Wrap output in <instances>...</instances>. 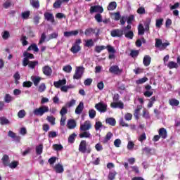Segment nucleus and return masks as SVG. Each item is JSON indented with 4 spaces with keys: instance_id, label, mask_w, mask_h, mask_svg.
I'll return each instance as SVG.
<instances>
[{
    "instance_id": "1",
    "label": "nucleus",
    "mask_w": 180,
    "mask_h": 180,
    "mask_svg": "<svg viewBox=\"0 0 180 180\" xmlns=\"http://www.w3.org/2000/svg\"><path fill=\"white\" fill-rule=\"evenodd\" d=\"M79 151L82 153V154H91L92 149L91 148V146L87 147L86 141L82 140L79 146Z\"/></svg>"
},
{
    "instance_id": "2",
    "label": "nucleus",
    "mask_w": 180,
    "mask_h": 180,
    "mask_svg": "<svg viewBox=\"0 0 180 180\" xmlns=\"http://www.w3.org/2000/svg\"><path fill=\"white\" fill-rule=\"evenodd\" d=\"M105 49H107L108 53H112L113 54H115V53H116V50L115 49V48H113V46H110V45H107L106 46L102 45V46H96L95 49H94V51H96V53H101V51H102V50H105Z\"/></svg>"
},
{
    "instance_id": "3",
    "label": "nucleus",
    "mask_w": 180,
    "mask_h": 180,
    "mask_svg": "<svg viewBox=\"0 0 180 180\" xmlns=\"http://www.w3.org/2000/svg\"><path fill=\"white\" fill-rule=\"evenodd\" d=\"M49 107L46 105H42L39 108H36L34 110L33 113L35 116H43L44 113H47L49 112Z\"/></svg>"
},
{
    "instance_id": "4",
    "label": "nucleus",
    "mask_w": 180,
    "mask_h": 180,
    "mask_svg": "<svg viewBox=\"0 0 180 180\" xmlns=\"http://www.w3.org/2000/svg\"><path fill=\"white\" fill-rule=\"evenodd\" d=\"M94 108L98 112H100V113H105V112H108V105L102 102L96 103Z\"/></svg>"
},
{
    "instance_id": "5",
    "label": "nucleus",
    "mask_w": 180,
    "mask_h": 180,
    "mask_svg": "<svg viewBox=\"0 0 180 180\" xmlns=\"http://www.w3.org/2000/svg\"><path fill=\"white\" fill-rule=\"evenodd\" d=\"M84 74V68L79 66L76 68L75 72L73 75V79H81L82 75Z\"/></svg>"
},
{
    "instance_id": "6",
    "label": "nucleus",
    "mask_w": 180,
    "mask_h": 180,
    "mask_svg": "<svg viewBox=\"0 0 180 180\" xmlns=\"http://www.w3.org/2000/svg\"><path fill=\"white\" fill-rule=\"evenodd\" d=\"M91 129H92V124L89 120H86L83 124H80V131H88Z\"/></svg>"
},
{
    "instance_id": "7",
    "label": "nucleus",
    "mask_w": 180,
    "mask_h": 180,
    "mask_svg": "<svg viewBox=\"0 0 180 180\" xmlns=\"http://www.w3.org/2000/svg\"><path fill=\"white\" fill-rule=\"evenodd\" d=\"M109 72H111V74H114L115 75H120V74L123 72V69L119 68V66L115 65L111 66L109 68Z\"/></svg>"
},
{
    "instance_id": "8",
    "label": "nucleus",
    "mask_w": 180,
    "mask_h": 180,
    "mask_svg": "<svg viewBox=\"0 0 180 180\" xmlns=\"http://www.w3.org/2000/svg\"><path fill=\"white\" fill-rule=\"evenodd\" d=\"M123 33V30L121 29H115L110 32L112 37H122Z\"/></svg>"
},
{
    "instance_id": "9",
    "label": "nucleus",
    "mask_w": 180,
    "mask_h": 180,
    "mask_svg": "<svg viewBox=\"0 0 180 180\" xmlns=\"http://www.w3.org/2000/svg\"><path fill=\"white\" fill-rule=\"evenodd\" d=\"M103 13V7L101 6H92L90 8V13Z\"/></svg>"
},
{
    "instance_id": "10",
    "label": "nucleus",
    "mask_w": 180,
    "mask_h": 180,
    "mask_svg": "<svg viewBox=\"0 0 180 180\" xmlns=\"http://www.w3.org/2000/svg\"><path fill=\"white\" fill-rule=\"evenodd\" d=\"M45 20H47V22H51V23H54L56 22V20L54 19V15L49 12H46L44 14Z\"/></svg>"
},
{
    "instance_id": "11",
    "label": "nucleus",
    "mask_w": 180,
    "mask_h": 180,
    "mask_svg": "<svg viewBox=\"0 0 180 180\" xmlns=\"http://www.w3.org/2000/svg\"><path fill=\"white\" fill-rule=\"evenodd\" d=\"M110 108H112V109H124V103L122 101H115L110 103Z\"/></svg>"
},
{
    "instance_id": "12",
    "label": "nucleus",
    "mask_w": 180,
    "mask_h": 180,
    "mask_svg": "<svg viewBox=\"0 0 180 180\" xmlns=\"http://www.w3.org/2000/svg\"><path fill=\"white\" fill-rule=\"evenodd\" d=\"M67 127L70 130L74 129L75 127H77V122L75 120H68V124H67Z\"/></svg>"
},
{
    "instance_id": "13",
    "label": "nucleus",
    "mask_w": 180,
    "mask_h": 180,
    "mask_svg": "<svg viewBox=\"0 0 180 180\" xmlns=\"http://www.w3.org/2000/svg\"><path fill=\"white\" fill-rule=\"evenodd\" d=\"M65 84H67V79H59L58 81L53 82L55 88H60V86L65 85Z\"/></svg>"
},
{
    "instance_id": "14",
    "label": "nucleus",
    "mask_w": 180,
    "mask_h": 180,
    "mask_svg": "<svg viewBox=\"0 0 180 180\" xmlns=\"http://www.w3.org/2000/svg\"><path fill=\"white\" fill-rule=\"evenodd\" d=\"M42 71L44 75H46V77H50V75H51V73L53 72L51 68H50L49 66H44L42 68Z\"/></svg>"
},
{
    "instance_id": "15",
    "label": "nucleus",
    "mask_w": 180,
    "mask_h": 180,
    "mask_svg": "<svg viewBox=\"0 0 180 180\" xmlns=\"http://www.w3.org/2000/svg\"><path fill=\"white\" fill-rule=\"evenodd\" d=\"M84 110V103L80 102L75 109L76 115H81Z\"/></svg>"
},
{
    "instance_id": "16",
    "label": "nucleus",
    "mask_w": 180,
    "mask_h": 180,
    "mask_svg": "<svg viewBox=\"0 0 180 180\" xmlns=\"http://www.w3.org/2000/svg\"><path fill=\"white\" fill-rule=\"evenodd\" d=\"M30 4L34 9H39L40 8V1L39 0H30Z\"/></svg>"
},
{
    "instance_id": "17",
    "label": "nucleus",
    "mask_w": 180,
    "mask_h": 180,
    "mask_svg": "<svg viewBox=\"0 0 180 180\" xmlns=\"http://www.w3.org/2000/svg\"><path fill=\"white\" fill-rule=\"evenodd\" d=\"M53 169H55L56 174H63L64 172V167L60 164L56 165Z\"/></svg>"
},
{
    "instance_id": "18",
    "label": "nucleus",
    "mask_w": 180,
    "mask_h": 180,
    "mask_svg": "<svg viewBox=\"0 0 180 180\" xmlns=\"http://www.w3.org/2000/svg\"><path fill=\"white\" fill-rule=\"evenodd\" d=\"M79 33L78 30L75 31L65 32L63 35L65 37H71V36H77Z\"/></svg>"
},
{
    "instance_id": "19",
    "label": "nucleus",
    "mask_w": 180,
    "mask_h": 180,
    "mask_svg": "<svg viewBox=\"0 0 180 180\" xmlns=\"http://www.w3.org/2000/svg\"><path fill=\"white\" fill-rule=\"evenodd\" d=\"M105 123L110 126H116V119L113 117H108L105 119Z\"/></svg>"
},
{
    "instance_id": "20",
    "label": "nucleus",
    "mask_w": 180,
    "mask_h": 180,
    "mask_svg": "<svg viewBox=\"0 0 180 180\" xmlns=\"http://www.w3.org/2000/svg\"><path fill=\"white\" fill-rule=\"evenodd\" d=\"M143 63L145 67H148V65L151 64V57H150L148 55H146L143 58Z\"/></svg>"
},
{
    "instance_id": "21",
    "label": "nucleus",
    "mask_w": 180,
    "mask_h": 180,
    "mask_svg": "<svg viewBox=\"0 0 180 180\" xmlns=\"http://www.w3.org/2000/svg\"><path fill=\"white\" fill-rule=\"evenodd\" d=\"M158 133L161 139H167V129H165V128H160L159 129Z\"/></svg>"
},
{
    "instance_id": "22",
    "label": "nucleus",
    "mask_w": 180,
    "mask_h": 180,
    "mask_svg": "<svg viewBox=\"0 0 180 180\" xmlns=\"http://www.w3.org/2000/svg\"><path fill=\"white\" fill-rule=\"evenodd\" d=\"M70 51L73 53V54H77V53H79V51H81V46L73 44L70 49Z\"/></svg>"
},
{
    "instance_id": "23",
    "label": "nucleus",
    "mask_w": 180,
    "mask_h": 180,
    "mask_svg": "<svg viewBox=\"0 0 180 180\" xmlns=\"http://www.w3.org/2000/svg\"><path fill=\"white\" fill-rule=\"evenodd\" d=\"M79 137H80V139H91V137H92V135H91V133H89V131H83V133L79 134Z\"/></svg>"
},
{
    "instance_id": "24",
    "label": "nucleus",
    "mask_w": 180,
    "mask_h": 180,
    "mask_svg": "<svg viewBox=\"0 0 180 180\" xmlns=\"http://www.w3.org/2000/svg\"><path fill=\"white\" fill-rule=\"evenodd\" d=\"M1 161L4 167H8L9 165V156L8 155H4Z\"/></svg>"
},
{
    "instance_id": "25",
    "label": "nucleus",
    "mask_w": 180,
    "mask_h": 180,
    "mask_svg": "<svg viewBox=\"0 0 180 180\" xmlns=\"http://www.w3.org/2000/svg\"><path fill=\"white\" fill-rule=\"evenodd\" d=\"M116 8H117V4L116 3V1H112L109 3L107 9L108 11H115Z\"/></svg>"
},
{
    "instance_id": "26",
    "label": "nucleus",
    "mask_w": 180,
    "mask_h": 180,
    "mask_svg": "<svg viewBox=\"0 0 180 180\" xmlns=\"http://www.w3.org/2000/svg\"><path fill=\"white\" fill-rule=\"evenodd\" d=\"M31 79H32V82H34V85L35 86H37V85H39V84H40V81H41V77H36V76L31 77Z\"/></svg>"
},
{
    "instance_id": "27",
    "label": "nucleus",
    "mask_w": 180,
    "mask_h": 180,
    "mask_svg": "<svg viewBox=\"0 0 180 180\" xmlns=\"http://www.w3.org/2000/svg\"><path fill=\"white\" fill-rule=\"evenodd\" d=\"M112 137H113V134H112V132H108L103 141V143L106 144V143H108V141H109Z\"/></svg>"
},
{
    "instance_id": "28",
    "label": "nucleus",
    "mask_w": 180,
    "mask_h": 180,
    "mask_svg": "<svg viewBox=\"0 0 180 180\" xmlns=\"http://www.w3.org/2000/svg\"><path fill=\"white\" fill-rule=\"evenodd\" d=\"M169 104L170 105V106H179V101L176 98H170L169 100Z\"/></svg>"
},
{
    "instance_id": "29",
    "label": "nucleus",
    "mask_w": 180,
    "mask_h": 180,
    "mask_svg": "<svg viewBox=\"0 0 180 180\" xmlns=\"http://www.w3.org/2000/svg\"><path fill=\"white\" fill-rule=\"evenodd\" d=\"M123 34H124L127 39H133V37H134V33L131 30H129L128 32L125 31V32H123Z\"/></svg>"
},
{
    "instance_id": "30",
    "label": "nucleus",
    "mask_w": 180,
    "mask_h": 180,
    "mask_svg": "<svg viewBox=\"0 0 180 180\" xmlns=\"http://www.w3.org/2000/svg\"><path fill=\"white\" fill-rule=\"evenodd\" d=\"M35 150L37 155H41L43 153V144L40 143L39 146H36Z\"/></svg>"
},
{
    "instance_id": "31",
    "label": "nucleus",
    "mask_w": 180,
    "mask_h": 180,
    "mask_svg": "<svg viewBox=\"0 0 180 180\" xmlns=\"http://www.w3.org/2000/svg\"><path fill=\"white\" fill-rule=\"evenodd\" d=\"M23 57L28 60H33V58H34V55H33V53H30L27 51H25L23 53Z\"/></svg>"
},
{
    "instance_id": "32",
    "label": "nucleus",
    "mask_w": 180,
    "mask_h": 180,
    "mask_svg": "<svg viewBox=\"0 0 180 180\" xmlns=\"http://www.w3.org/2000/svg\"><path fill=\"white\" fill-rule=\"evenodd\" d=\"M75 137H77V134L73 133L71 135L69 136L68 139V143L70 144H73V143L75 141Z\"/></svg>"
},
{
    "instance_id": "33",
    "label": "nucleus",
    "mask_w": 180,
    "mask_h": 180,
    "mask_svg": "<svg viewBox=\"0 0 180 180\" xmlns=\"http://www.w3.org/2000/svg\"><path fill=\"white\" fill-rule=\"evenodd\" d=\"M144 32H146L144 26H143V24H140L138 27V34L139 36H143V34H144Z\"/></svg>"
},
{
    "instance_id": "34",
    "label": "nucleus",
    "mask_w": 180,
    "mask_h": 180,
    "mask_svg": "<svg viewBox=\"0 0 180 180\" xmlns=\"http://www.w3.org/2000/svg\"><path fill=\"white\" fill-rule=\"evenodd\" d=\"M142 108H143L142 105H137L136 109H135V110H134V115L136 117V120H138V119H139V113H140V110H141Z\"/></svg>"
},
{
    "instance_id": "35",
    "label": "nucleus",
    "mask_w": 180,
    "mask_h": 180,
    "mask_svg": "<svg viewBox=\"0 0 180 180\" xmlns=\"http://www.w3.org/2000/svg\"><path fill=\"white\" fill-rule=\"evenodd\" d=\"M167 67L169 68V70L178 68V63H175L174 61H170L168 63Z\"/></svg>"
},
{
    "instance_id": "36",
    "label": "nucleus",
    "mask_w": 180,
    "mask_h": 180,
    "mask_svg": "<svg viewBox=\"0 0 180 180\" xmlns=\"http://www.w3.org/2000/svg\"><path fill=\"white\" fill-rule=\"evenodd\" d=\"M39 64V62L37 60L34 61H30V63L28 64V68H31L32 70H34L36 68V65Z\"/></svg>"
},
{
    "instance_id": "37",
    "label": "nucleus",
    "mask_w": 180,
    "mask_h": 180,
    "mask_svg": "<svg viewBox=\"0 0 180 180\" xmlns=\"http://www.w3.org/2000/svg\"><path fill=\"white\" fill-rule=\"evenodd\" d=\"M116 175H117V172H116V171L110 172L108 178L109 180H114L116 178Z\"/></svg>"
},
{
    "instance_id": "38",
    "label": "nucleus",
    "mask_w": 180,
    "mask_h": 180,
    "mask_svg": "<svg viewBox=\"0 0 180 180\" xmlns=\"http://www.w3.org/2000/svg\"><path fill=\"white\" fill-rule=\"evenodd\" d=\"M89 117L90 119H95L96 117V111L94 109H90L89 110Z\"/></svg>"
},
{
    "instance_id": "39",
    "label": "nucleus",
    "mask_w": 180,
    "mask_h": 180,
    "mask_svg": "<svg viewBox=\"0 0 180 180\" xmlns=\"http://www.w3.org/2000/svg\"><path fill=\"white\" fill-rule=\"evenodd\" d=\"M84 46L89 48L94 47V40L92 39H87L85 42Z\"/></svg>"
},
{
    "instance_id": "40",
    "label": "nucleus",
    "mask_w": 180,
    "mask_h": 180,
    "mask_svg": "<svg viewBox=\"0 0 180 180\" xmlns=\"http://www.w3.org/2000/svg\"><path fill=\"white\" fill-rule=\"evenodd\" d=\"M18 165H19L18 161H13L11 163H8V167H9V168H11V169H14L18 167Z\"/></svg>"
},
{
    "instance_id": "41",
    "label": "nucleus",
    "mask_w": 180,
    "mask_h": 180,
    "mask_svg": "<svg viewBox=\"0 0 180 180\" xmlns=\"http://www.w3.org/2000/svg\"><path fill=\"white\" fill-rule=\"evenodd\" d=\"M0 124L4 126V124H9V120L5 117H0Z\"/></svg>"
},
{
    "instance_id": "42",
    "label": "nucleus",
    "mask_w": 180,
    "mask_h": 180,
    "mask_svg": "<svg viewBox=\"0 0 180 180\" xmlns=\"http://www.w3.org/2000/svg\"><path fill=\"white\" fill-rule=\"evenodd\" d=\"M62 4H63V1L61 0H57L53 4V8H55V9H58L61 8Z\"/></svg>"
},
{
    "instance_id": "43",
    "label": "nucleus",
    "mask_w": 180,
    "mask_h": 180,
    "mask_svg": "<svg viewBox=\"0 0 180 180\" xmlns=\"http://www.w3.org/2000/svg\"><path fill=\"white\" fill-rule=\"evenodd\" d=\"M46 33L43 32L41 35L39 41L38 43L39 46H40V44H43V43H44V41H46Z\"/></svg>"
},
{
    "instance_id": "44",
    "label": "nucleus",
    "mask_w": 180,
    "mask_h": 180,
    "mask_svg": "<svg viewBox=\"0 0 180 180\" xmlns=\"http://www.w3.org/2000/svg\"><path fill=\"white\" fill-rule=\"evenodd\" d=\"M63 70L65 72H68V74H70V72H71L72 71V67H71V65H70L63 66Z\"/></svg>"
},
{
    "instance_id": "45",
    "label": "nucleus",
    "mask_w": 180,
    "mask_h": 180,
    "mask_svg": "<svg viewBox=\"0 0 180 180\" xmlns=\"http://www.w3.org/2000/svg\"><path fill=\"white\" fill-rule=\"evenodd\" d=\"M139 53L140 52L139 50H131L130 56L132 57V58H136V57H137Z\"/></svg>"
},
{
    "instance_id": "46",
    "label": "nucleus",
    "mask_w": 180,
    "mask_h": 180,
    "mask_svg": "<svg viewBox=\"0 0 180 180\" xmlns=\"http://www.w3.org/2000/svg\"><path fill=\"white\" fill-rule=\"evenodd\" d=\"M20 40L22 46H27V44H29V42L27 41V37L22 35Z\"/></svg>"
},
{
    "instance_id": "47",
    "label": "nucleus",
    "mask_w": 180,
    "mask_h": 180,
    "mask_svg": "<svg viewBox=\"0 0 180 180\" xmlns=\"http://www.w3.org/2000/svg\"><path fill=\"white\" fill-rule=\"evenodd\" d=\"M46 120H48L49 122V123H51V124H52V126H54V124H56V117H54L53 116H48L46 117Z\"/></svg>"
},
{
    "instance_id": "48",
    "label": "nucleus",
    "mask_w": 180,
    "mask_h": 180,
    "mask_svg": "<svg viewBox=\"0 0 180 180\" xmlns=\"http://www.w3.org/2000/svg\"><path fill=\"white\" fill-rule=\"evenodd\" d=\"M21 16L22 19H29V16H30V11H27L25 12H22L21 13Z\"/></svg>"
},
{
    "instance_id": "49",
    "label": "nucleus",
    "mask_w": 180,
    "mask_h": 180,
    "mask_svg": "<svg viewBox=\"0 0 180 180\" xmlns=\"http://www.w3.org/2000/svg\"><path fill=\"white\" fill-rule=\"evenodd\" d=\"M91 33H93V34H95V29L88 28V29H86L84 32L85 36H89Z\"/></svg>"
},
{
    "instance_id": "50",
    "label": "nucleus",
    "mask_w": 180,
    "mask_h": 180,
    "mask_svg": "<svg viewBox=\"0 0 180 180\" xmlns=\"http://www.w3.org/2000/svg\"><path fill=\"white\" fill-rule=\"evenodd\" d=\"M53 150H55V151H61V150H63V148H64V147L61 144H54L53 146Z\"/></svg>"
},
{
    "instance_id": "51",
    "label": "nucleus",
    "mask_w": 180,
    "mask_h": 180,
    "mask_svg": "<svg viewBox=\"0 0 180 180\" xmlns=\"http://www.w3.org/2000/svg\"><path fill=\"white\" fill-rule=\"evenodd\" d=\"M25 116H26V111H25V110H20L18 112V117H19V119H23V117H25Z\"/></svg>"
},
{
    "instance_id": "52",
    "label": "nucleus",
    "mask_w": 180,
    "mask_h": 180,
    "mask_svg": "<svg viewBox=\"0 0 180 180\" xmlns=\"http://www.w3.org/2000/svg\"><path fill=\"white\" fill-rule=\"evenodd\" d=\"M147 81H148V78L144 77L143 78H141V79L136 80V84L138 85H140L141 84H144V82H147Z\"/></svg>"
},
{
    "instance_id": "53",
    "label": "nucleus",
    "mask_w": 180,
    "mask_h": 180,
    "mask_svg": "<svg viewBox=\"0 0 180 180\" xmlns=\"http://www.w3.org/2000/svg\"><path fill=\"white\" fill-rule=\"evenodd\" d=\"M46 91V84L41 83L38 87V92H44Z\"/></svg>"
},
{
    "instance_id": "54",
    "label": "nucleus",
    "mask_w": 180,
    "mask_h": 180,
    "mask_svg": "<svg viewBox=\"0 0 180 180\" xmlns=\"http://www.w3.org/2000/svg\"><path fill=\"white\" fill-rule=\"evenodd\" d=\"M33 83L30 81H26L22 83L23 88H31Z\"/></svg>"
},
{
    "instance_id": "55",
    "label": "nucleus",
    "mask_w": 180,
    "mask_h": 180,
    "mask_svg": "<svg viewBox=\"0 0 180 180\" xmlns=\"http://www.w3.org/2000/svg\"><path fill=\"white\" fill-rule=\"evenodd\" d=\"M103 126V124H102V122L101 121L96 122V124L94 125L96 131H98V130H99L101 129V127H102Z\"/></svg>"
},
{
    "instance_id": "56",
    "label": "nucleus",
    "mask_w": 180,
    "mask_h": 180,
    "mask_svg": "<svg viewBox=\"0 0 180 180\" xmlns=\"http://www.w3.org/2000/svg\"><path fill=\"white\" fill-rule=\"evenodd\" d=\"M164 22V18H160L156 20V24L155 26L156 27H161L162 26V23Z\"/></svg>"
},
{
    "instance_id": "57",
    "label": "nucleus",
    "mask_w": 180,
    "mask_h": 180,
    "mask_svg": "<svg viewBox=\"0 0 180 180\" xmlns=\"http://www.w3.org/2000/svg\"><path fill=\"white\" fill-rule=\"evenodd\" d=\"M162 44V40L160 39H155V47H156V49H160Z\"/></svg>"
},
{
    "instance_id": "58",
    "label": "nucleus",
    "mask_w": 180,
    "mask_h": 180,
    "mask_svg": "<svg viewBox=\"0 0 180 180\" xmlns=\"http://www.w3.org/2000/svg\"><path fill=\"white\" fill-rule=\"evenodd\" d=\"M94 19L98 22V23L102 22V15H101V13L96 14Z\"/></svg>"
},
{
    "instance_id": "59",
    "label": "nucleus",
    "mask_w": 180,
    "mask_h": 180,
    "mask_svg": "<svg viewBox=\"0 0 180 180\" xmlns=\"http://www.w3.org/2000/svg\"><path fill=\"white\" fill-rule=\"evenodd\" d=\"M2 38L4 39V40H8V39H9V37L11 36V34H9V32L8 31H4L2 34H1Z\"/></svg>"
},
{
    "instance_id": "60",
    "label": "nucleus",
    "mask_w": 180,
    "mask_h": 180,
    "mask_svg": "<svg viewBox=\"0 0 180 180\" xmlns=\"http://www.w3.org/2000/svg\"><path fill=\"white\" fill-rule=\"evenodd\" d=\"M4 101L6 103H10V102H12V96L11 94H6L4 97Z\"/></svg>"
},
{
    "instance_id": "61",
    "label": "nucleus",
    "mask_w": 180,
    "mask_h": 180,
    "mask_svg": "<svg viewBox=\"0 0 180 180\" xmlns=\"http://www.w3.org/2000/svg\"><path fill=\"white\" fill-rule=\"evenodd\" d=\"M133 20H134V15H130L129 17H127V23L128 25H131V23H132Z\"/></svg>"
},
{
    "instance_id": "62",
    "label": "nucleus",
    "mask_w": 180,
    "mask_h": 180,
    "mask_svg": "<svg viewBox=\"0 0 180 180\" xmlns=\"http://www.w3.org/2000/svg\"><path fill=\"white\" fill-rule=\"evenodd\" d=\"M58 37V32H53L49 35V40H53V39H57Z\"/></svg>"
},
{
    "instance_id": "63",
    "label": "nucleus",
    "mask_w": 180,
    "mask_h": 180,
    "mask_svg": "<svg viewBox=\"0 0 180 180\" xmlns=\"http://www.w3.org/2000/svg\"><path fill=\"white\" fill-rule=\"evenodd\" d=\"M30 63V60L26 58H24L22 59V67H27V65H29Z\"/></svg>"
},
{
    "instance_id": "64",
    "label": "nucleus",
    "mask_w": 180,
    "mask_h": 180,
    "mask_svg": "<svg viewBox=\"0 0 180 180\" xmlns=\"http://www.w3.org/2000/svg\"><path fill=\"white\" fill-rule=\"evenodd\" d=\"M92 79L88 78L86 80H84V84L86 85V86H89L92 84Z\"/></svg>"
}]
</instances>
